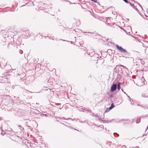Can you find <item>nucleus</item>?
Listing matches in <instances>:
<instances>
[{
  "label": "nucleus",
  "instance_id": "1",
  "mask_svg": "<svg viewBox=\"0 0 148 148\" xmlns=\"http://www.w3.org/2000/svg\"><path fill=\"white\" fill-rule=\"evenodd\" d=\"M116 47L117 48L118 50L121 52L124 53H127V51L126 50L122 48L121 47L119 46L118 45H116Z\"/></svg>",
  "mask_w": 148,
  "mask_h": 148
},
{
  "label": "nucleus",
  "instance_id": "2",
  "mask_svg": "<svg viewBox=\"0 0 148 148\" xmlns=\"http://www.w3.org/2000/svg\"><path fill=\"white\" fill-rule=\"evenodd\" d=\"M117 87V85L116 84H113L110 88V90L112 92H114L116 90Z\"/></svg>",
  "mask_w": 148,
  "mask_h": 148
},
{
  "label": "nucleus",
  "instance_id": "3",
  "mask_svg": "<svg viewBox=\"0 0 148 148\" xmlns=\"http://www.w3.org/2000/svg\"><path fill=\"white\" fill-rule=\"evenodd\" d=\"M114 107V104L113 103L112 104L111 106L108 108H106V110H111L112 108H113Z\"/></svg>",
  "mask_w": 148,
  "mask_h": 148
},
{
  "label": "nucleus",
  "instance_id": "4",
  "mask_svg": "<svg viewBox=\"0 0 148 148\" xmlns=\"http://www.w3.org/2000/svg\"><path fill=\"white\" fill-rule=\"evenodd\" d=\"M121 83L120 82H119L117 84V88L119 90L121 88L120 85Z\"/></svg>",
  "mask_w": 148,
  "mask_h": 148
},
{
  "label": "nucleus",
  "instance_id": "5",
  "mask_svg": "<svg viewBox=\"0 0 148 148\" xmlns=\"http://www.w3.org/2000/svg\"><path fill=\"white\" fill-rule=\"evenodd\" d=\"M130 6H131L133 7H135V6H134V5L133 4H132L131 3L130 4Z\"/></svg>",
  "mask_w": 148,
  "mask_h": 148
},
{
  "label": "nucleus",
  "instance_id": "6",
  "mask_svg": "<svg viewBox=\"0 0 148 148\" xmlns=\"http://www.w3.org/2000/svg\"><path fill=\"white\" fill-rule=\"evenodd\" d=\"M92 1L94 2L95 3H97V1L94 0H92Z\"/></svg>",
  "mask_w": 148,
  "mask_h": 148
},
{
  "label": "nucleus",
  "instance_id": "7",
  "mask_svg": "<svg viewBox=\"0 0 148 148\" xmlns=\"http://www.w3.org/2000/svg\"><path fill=\"white\" fill-rule=\"evenodd\" d=\"M123 1H124L125 2L127 3H128V1L127 0H123Z\"/></svg>",
  "mask_w": 148,
  "mask_h": 148
},
{
  "label": "nucleus",
  "instance_id": "8",
  "mask_svg": "<svg viewBox=\"0 0 148 148\" xmlns=\"http://www.w3.org/2000/svg\"><path fill=\"white\" fill-rule=\"evenodd\" d=\"M135 9L136 10H137V11H138V9H137L136 8H135Z\"/></svg>",
  "mask_w": 148,
  "mask_h": 148
},
{
  "label": "nucleus",
  "instance_id": "9",
  "mask_svg": "<svg viewBox=\"0 0 148 148\" xmlns=\"http://www.w3.org/2000/svg\"><path fill=\"white\" fill-rule=\"evenodd\" d=\"M23 127H21V130H23Z\"/></svg>",
  "mask_w": 148,
  "mask_h": 148
},
{
  "label": "nucleus",
  "instance_id": "10",
  "mask_svg": "<svg viewBox=\"0 0 148 148\" xmlns=\"http://www.w3.org/2000/svg\"><path fill=\"white\" fill-rule=\"evenodd\" d=\"M127 97L129 98V100H130L131 99H130V97L129 96H127Z\"/></svg>",
  "mask_w": 148,
  "mask_h": 148
},
{
  "label": "nucleus",
  "instance_id": "11",
  "mask_svg": "<svg viewBox=\"0 0 148 148\" xmlns=\"http://www.w3.org/2000/svg\"><path fill=\"white\" fill-rule=\"evenodd\" d=\"M128 28H131V27H130V26H129V27H128Z\"/></svg>",
  "mask_w": 148,
  "mask_h": 148
},
{
  "label": "nucleus",
  "instance_id": "12",
  "mask_svg": "<svg viewBox=\"0 0 148 148\" xmlns=\"http://www.w3.org/2000/svg\"><path fill=\"white\" fill-rule=\"evenodd\" d=\"M136 122L137 123H138L139 122V121L137 122V121H136Z\"/></svg>",
  "mask_w": 148,
  "mask_h": 148
},
{
  "label": "nucleus",
  "instance_id": "13",
  "mask_svg": "<svg viewBox=\"0 0 148 148\" xmlns=\"http://www.w3.org/2000/svg\"><path fill=\"white\" fill-rule=\"evenodd\" d=\"M63 40V41H65V40Z\"/></svg>",
  "mask_w": 148,
  "mask_h": 148
}]
</instances>
